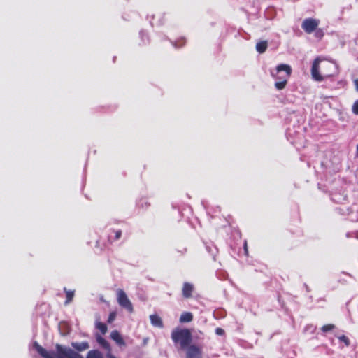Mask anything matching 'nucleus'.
Here are the masks:
<instances>
[{"label": "nucleus", "instance_id": "obj_1", "mask_svg": "<svg viewBox=\"0 0 358 358\" xmlns=\"http://www.w3.org/2000/svg\"><path fill=\"white\" fill-rule=\"evenodd\" d=\"M34 347L43 358H84L83 355L71 348L58 343L55 345L56 352L46 350L37 342L34 343ZM86 358H103V355L98 350H92L88 351Z\"/></svg>", "mask_w": 358, "mask_h": 358}, {"label": "nucleus", "instance_id": "obj_2", "mask_svg": "<svg viewBox=\"0 0 358 358\" xmlns=\"http://www.w3.org/2000/svg\"><path fill=\"white\" fill-rule=\"evenodd\" d=\"M321 59L320 57L316 58L312 65L311 75L314 80L322 81L325 78L334 76L337 72V66L335 63L328 62L322 66V73H319L320 63Z\"/></svg>", "mask_w": 358, "mask_h": 358}, {"label": "nucleus", "instance_id": "obj_3", "mask_svg": "<svg viewBox=\"0 0 358 358\" xmlns=\"http://www.w3.org/2000/svg\"><path fill=\"white\" fill-rule=\"evenodd\" d=\"M271 76L276 80L275 86L277 90H280L285 87L287 80L290 77L292 69L288 64H281L276 68L271 69Z\"/></svg>", "mask_w": 358, "mask_h": 358}, {"label": "nucleus", "instance_id": "obj_4", "mask_svg": "<svg viewBox=\"0 0 358 358\" xmlns=\"http://www.w3.org/2000/svg\"><path fill=\"white\" fill-rule=\"evenodd\" d=\"M171 338L175 343H179L182 349H187L192 341V332L188 329H175L171 332Z\"/></svg>", "mask_w": 358, "mask_h": 358}, {"label": "nucleus", "instance_id": "obj_5", "mask_svg": "<svg viewBox=\"0 0 358 358\" xmlns=\"http://www.w3.org/2000/svg\"><path fill=\"white\" fill-rule=\"evenodd\" d=\"M107 242L103 243V248H108L115 241L120 238L122 236V231L120 229H115L110 228L106 231Z\"/></svg>", "mask_w": 358, "mask_h": 358}, {"label": "nucleus", "instance_id": "obj_6", "mask_svg": "<svg viewBox=\"0 0 358 358\" xmlns=\"http://www.w3.org/2000/svg\"><path fill=\"white\" fill-rule=\"evenodd\" d=\"M117 301L120 306L129 310V312H132V304L122 289L117 290Z\"/></svg>", "mask_w": 358, "mask_h": 358}, {"label": "nucleus", "instance_id": "obj_7", "mask_svg": "<svg viewBox=\"0 0 358 358\" xmlns=\"http://www.w3.org/2000/svg\"><path fill=\"white\" fill-rule=\"evenodd\" d=\"M320 21L318 20L306 18L303 21L301 27L307 34H311L316 29Z\"/></svg>", "mask_w": 358, "mask_h": 358}, {"label": "nucleus", "instance_id": "obj_8", "mask_svg": "<svg viewBox=\"0 0 358 358\" xmlns=\"http://www.w3.org/2000/svg\"><path fill=\"white\" fill-rule=\"evenodd\" d=\"M202 349L194 344L190 345L186 349V358H202Z\"/></svg>", "mask_w": 358, "mask_h": 358}, {"label": "nucleus", "instance_id": "obj_9", "mask_svg": "<svg viewBox=\"0 0 358 358\" xmlns=\"http://www.w3.org/2000/svg\"><path fill=\"white\" fill-rule=\"evenodd\" d=\"M71 346L75 350H76V352L78 353V352L85 351L90 348V345L87 341H83L80 343L72 342Z\"/></svg>", "mask_w": 358, "mask_h": 358}, {"label": "nucleus", "instance_id": "obj_10", "mask_svg": "<svg viewBox=\"0 0 358 358\" xmlns=\"http://www.w3.org/2000/svg\"><path fill=\"white\" fill-rule=\"evenodd\" d=\"M194 290V285L189 282H185L182 287V296L185 298H190Z\"/></svg>", "mask_w": 358, "mask_h": 358}, {"label": "nucleus", "instance_id": "obj_11", "mask_svg": "<svg viewBox=\"0 0 358 358\" xmlns=\"http://www.w3.org/2000/svg\"><path fill=\"white\" fill-rule=\"evenodd\" d=\"M111 338L115 341V343L120 346L125 345V343L124 341L123 338L120 335V334L117 331L114 330L110 334Z\"/></svg>", "mask_w": 358, "mask_h": 358}, {"label": "nucleus", "instance_id": "obj_12", "mask_svg": "<svg viewBox=\"0 0 358 358\" xmlns=\"http://www.w3.org/2000/svg\"><path fill=\"white\" fill-rule=\"evenodd\" d=\"M151 324L157 327L162 328L163 327V322L159 316L157 315H151L150 316Z\"/></svg>", "mask_w": 358, "mask_h": 358}, {"label": "nucleus", "instance_id": "obj_13", "mask_svg": "<svg viewBox=\"0 0 358 358\" xmlns=\"http://www.w3.org/2000/svg\"><path fill=\"white\" fill-rule=\"evenodd\" d=\"M96 340H97V342L101 345V347L107 351V352H112L110 345L109 343L105 338H103L101 336H99L97 337Z\"/></svg>", "mask_w": 358, "mask_h": 358}, {"label": "nucleus", "instance_id": "obj_14", "mask_svg": "<svg viewBox=\"0 0 358 358\" xmlns=\"http://www.w3.org/2000/svg\"><path fill=\"white\" fill-rule=\"evenodd\" d=\"M193 315L189 312H184L182 313L180 317V322L182 323L189 322L192 320Z\"/></svg>", "mask_w": 358, "mask_h": 358}, {"label": "nucleus", "instance_id": "obj_15", "mask_svg": "<svg viewBox=\"0 0 358 358\" xmlns=\"http://www.w3.org/2000/svg\"><path fill=\"white\" fill-rule=\"evenodd\" d=\"M267 46H268L267 41H260V42H258L256 45V50L259 53H263L266 51Z\"/></svg>", "mask_w": 358, "mask_h": 358}, {"label": "nucleus", "instance_id": "obj_16", "mask_svg": "<svg viewBox=\"0 0 358 358\" xmlns=\"http://www.w3.org/2000/svg\"><path fill=\"white\" fill-rule=\"evenodd\" d=\"M64 292L66 293L65 304L66 305L72 301L74 296V291L67 290L64 288Z\"/></svg>", "mask_w": 358, "mask_h": 358}, {"label": "nucleus", "instance_id": "obj_17", "mask_svg": "<svg viewBox=\"0 0 358 358\" xmlns=\"http://www.w3.org/2000/svg\"><path fill=\"white\" fill-rule=\"evenodd\" d=\"M96 328H97L98 329H99V330H100V331H101L103 334H106V331H107V326H106V324H104V323H103V322H97V323H96Z\"/></svg>", "mask_w": 358, "mask_h": 358}, {"label": "nucleus", "instance_id": "obj_18", "mask_svg": "<svg viewBox=\"0 0 358 358\" xmlns=\"http://www.w3.org/2000/svg\"><path fill=\"white\" fill-rule=\"evenodd\" d=\"M338 338L341 342L344 343L345 346H348L350 343L349 338L345 335L340 336Z\"/></svg>", "mask_w": 358, "mask_h": 358}, {"label": "nucleus", "instance_id": "obj_19", "mask_svg": "<svg viewBox=\"0 0 358 358\" xmlns=\"http://www.w3.org/2000/svg\"><path fill=\"white\" fill-rule=\"evenodd\" d=\"M139 36L141 38L142 42L143 43H145L148 41V34L146 32H145L144 31H141L139 33Z\"/></svg>", "mask_w": 358, "mask_h": 358}, {"label": "nucleus", "instance_id": "obj_20", "mask_svg": "<svg viewBox=\"0 0 358 358\" xmlns=\"http://www.w3.org/2000/svg\"><path fill=\"white\" fill-rule=\"evenodd\" d=\"M334 325L333 324H326V325H324L322 327V331L323 332H327V331H331L332 329H334Z\"/></svg>", "mask_w": 358, "mask_h": 358}, {"label": "nucleus", "instance_id": "obj_21", "mask_svg": "<svg viewBox=\"0 0 358 358\" xmlns=\"http://www.w3.org/2000/svg\"><path fill=\"white\" fill-rule=\"evenodd\" d=\"M116 317V313L115 312H111L108 316V322L111 323L113 322Z\"/></svg>", "mask_w": 358, "mask_h": 358}, {"label": "nucleus", "instance_id": "obj_22", "mask_svg": "<svg viewBox=\"0 0 358 358\" xmlns=\"http://www.w3.org/2000/svg\"><path fill=\"white\" fill-rule=\"evenodd\" d=\"M352 110L354 114L358 115V100L354 103Z\"/></svg>", "mask_w": 358, "mask_h": 358}, {"label": "nucleus", "instance_id": "obj_23", "mask_svg": "<svg viewBox=\"0 0 358 358\" xmlns=\"http://www.w3.org/2000/svg\"><path fill=\"white\" fill-rule=\"evenodd\" d=\"M215 334L219 336H222L224 334V331L222 328H216L215 329Z\"/></svg>", "mask_w": 358, "mask_h": 358}, {"label": "nucleus", "instance_id": "obj_24", "mask_svg": "<svg viewBox=\"0 0 358 358\" xmlns=\"http://www.w3.org/2000/svg\"><path fill=\"white\" fill-rule=\"evenodd\" d=\"M323 36V32L321 30H317L315 31V36L317 38H321Z\"/></svg>", "mask_w": 358, "mask_h": 358}, {"label": "nucleus", "instance_id": "obj_25", "mask_svg": "<svg viewBox=\"0 0 358 358\" xmlns=\"http://www.w3.org/2000/svg\"><path fill=\"white\" fill-rule=\"evenodd\" d=\"M138 298L142 300V301H144L146 299V296H145V294L144 292L143 293H139L138 294Z\"/></svg>", "mask_w": 358, "mask_h": 358}, {"label": "nucleus", "instance_id": "obj_26", "mask_svg": "<svg viewBox=\"0 0 358 358\" xmlns=\"http://www.w3.org/2000/svg\"><path fill=\"white\" fill-rule=\"evenodd\" d=\"M106 358H116V357H115L112 352H108L106 353Z\"/></svg>", "mask_w": 358, "mask_h": 358}, {"label": "nucleus", "instance_id": "obj_27", "mask_svg": "<svg viewBox=\"0 0 358 358\" xmlns=\"http://www.w3.org/2000/svg\"><path fill=\"white\" fill-rule=\"evenodd\" d=\"M244 250L245 254H248V247H247V242L246 241H244Z\"/></svg>", "mask_w": 358, "mask_h": 358}, {"label": "nucleus", "instance_id": "obj_28", "mask_svg": "<svg viewBox=\"0 0 358 358\" xmlns=\"http://www.w3.org/2000/svg\"><path fill=\"white\" fill-rule=\"evenodd\" d=\"M356 90L358 91V79L355 80L354 81Z\"/></svg>", "mask_w": 358, "mask_h": 358}, {"label": "nucleus", "instance_id": "obj_29", "mask_svg": "<svg viewBox=\"0 0 358 358\" xmlns=\"http://www.w3.org/2000/svg\"><path fill=\"white\" fill-rule=\"evenodd\" d=\"M185 42H182L181 44L178 45L176 43H174L175 47H181L184 45Z\"/></svg>", "mask_w": 358, "mask_h": 358}, {"label": "nucleus", "instance_id": "obj_30", "mask_svg": "<svg viewBox=\"0 0 358 358\" xmlns=\"http://www.w3.org/2000/svg\"><path fill=\"white\" fill-rule=\"evenodd\" d=\"M148 340V338H143V345H145V344L147 343Z\"/></svg>", "mask_w": 358, "mask_h": 358}, {"label": "nucleus", "instance_id": "obj_31", "mask_svg": "<svg viewBox=\"0 0 358 358\" xmlns=\"http://www.w3.org/2000/svg\"><path fill=\"white\" fill-rule=\"evenodd\" d=\"M99 241H96V245H97V246H99Z\"/></svg>", "mask_w": 358, "mask_h": 358}, {"label": "nucleus", "instance_id": "obj_32", "mask_svg": "<svg viewBox=\"0 0 358 358\" xmlns=\"http://www.w3.org/2000/svg\"><path fill=\"white\" fill-rule=\"evenodd\" d=\"M357 150H358V145H357Z\"/></svg>", "mask_w": 358, "mask_h": 358}]
</instances>
